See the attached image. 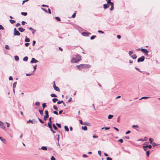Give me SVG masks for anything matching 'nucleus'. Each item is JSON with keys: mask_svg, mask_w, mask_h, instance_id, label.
<instances>
[{"mask_svg": "<svg viewBox=\"0 0 160 160\" xmlns=\"http://www.w3.org/2000/svg\"><path fill=\"white\" fill-rule=\"evenodd\" d=\"M18 29L19 30V31H20L21 32H24L25 30V29H23L22 28H21V27L19 28H18Z\"/></svg>", "mask_w": 160, "mask_h": 160, "instance_id": "obj_14", "label": "nucleus"}, {"mask_svg": "<svg viewBox=\"0 0 160 160\" xmlns=\"http://www.w3.org/2000/svg\"><path fill=\"white\" fill-rule=\"evenodd\" d=\"M91 33L88 32H83L82 33V35L84 36H88Z\"/></svg>", "mask_w": 160, "mask_h": 160, "instance_id": "obj_6", "label": "nucleus"}, {"mask_svg": "<svg viewBox=\"0 0 160 160\" xmlns=\"http://www.w3.org/2000/svg\"><path fill=\"white\" fill-rule=\"evenodd\" d=\"M14 59L15 60L18 61L19 59V57L18 56H14Z\"/></svg>", "mask_w": 160, "mask_h": 160, "instance_id": "obj_22", "label": "nucleus"}, {"mask_svg": "<svg viewBox=\"0 0 160 160\" xmlns=\"http://www.w3.org/2000/svg\"><path fill=\"white\" fill-rule=\"evenodd\" d=\"M83 124L86 125L87 126H90V123H89L84 122Z\"/></svg>", "mask_w": 160, "mask_h": 160, "instance_id": "obj_41", "label": "nucleus"}, {"mask_svg": "<svg viewBox=\"0 0 160 160\" xmlns=\"http://www.w3.org/2000/svg\"><path fill=\"white\" fill-rule=\"evenodd\" d=\"M154 139L152 138H150L149 139V141L150 142V143L152 144V142L153 141Z\"/></svg>", "mask_w": 160, "mask_h": 160, "instance_id": "obj_26", "label": "nucleus"}, {"mask_svg": "<svg viewBox=\"0 0 160 160\" xmlns=\"http://www.w3.org/2000/svg\"><path fill=\"white\" fill-rule=\"evenodd\" d=\"M118 141L120 142L121 143H122L123 142V140L122 139H120L118 140Z\"/></svg>", "mask_w": 160, "mask_h": 160, "instance_id": "obj_55", "label": "nucleus"}, {"mask_svg": "<svg viewBox=\"0 0 160 160\" xmlns=\"http://www.w3.org/2000/svg\"><path fill=\"white\" fill-rule=\"evenodd\" d=\"M52 126H53V128H54V129L55 130H57L58 129V128H57V127L56 126V125H55V124H52Z\"/></svg>", "mask_w": 160, "mask_h": 160, "instance_id": "obj_37", "label": "nucleus"}, {"mask_svg": "<svg viewBox=\"0 0 160 160\" xmlns=\"http://www.w3.org/2000/svg\"><path fill=\"white\" fill-rule=\"evenodd\" d=\"M0 128L2 129H4L5 127L4 123L2 121H0Z\"/></svg>", "mask_w": 160, "mask_h": 160, "instance_id": "obj_5", "label": "nucleus"}, {"mask_svg": "<svg viewBox=\"0 0 160 160\" xmlns=\"http://www.w3.org/2000/svg\"><path fill=\"white\" fill-rule=\"evenodd\" d=\"M35 105L37 106H39L40 105V102H35Z\"/></svg>", "mask_w": 160, "mask_h": 160, "instance_id": "obj_44", "label": "nucleus"}, {"mask_svg": "<svg viewBox=\"0 0 160 160\" xmlns=\"http://www.w3.org/2000/svg\"><path fill=\"white\" fill-rule=\"evenodd\" d=\"M98 32L99 33L102 34H103L104 33V32L101 30H98Z\"/></svg>", "mask_w": 160, "mask_h": 160, "instance_id": "obj_53", "label": "nucleus"}, {"mask_svg": "<svg viewBox=\"0 0 160 160\" xmlns=\"http://www.w3.org/2000/svg\"><path fill=\"white\" fill-rule=\"evenodd\" d=\"M28 29L30 30L32 32V34H34L36 32V30L35 29H33L32 28L30 27L28 28Z\"/></svg>", "mask_w": 160, "mask_h": 160, "instance_id": "obj_12", "label": "nucleus"}, {"mask_svg": "<svg viewBox=\"0 0 160 160\" xmlns=\"http://www.w3.org/2000/svg\"><path fill=\"white\" fill-rule=\"evenodd\" d=\"M52 101L53 102H55L57 101H58V99L57 98H54L52 99Z\"/></svg>", "mask_w": 160, "mask_h": 160, "instance_id": "obj_35", "label": "nucleus"}, {"mask_svg": "<svg viewBox=\"0 0 160 160\" xmlns=\"http://www.w3.org/2000/svg\"><path fill=\"white\" fill-rule=\"evenodd\" d=\"M41 149L44 150H47V148L46 146H42Z\"/></svg>", "mask_w": 160, "mask_h": 160, "instance_id": "obj_21", "label": "nucleus"}, {"mask_svg": "<svg viewBox=\"0 0 160 160\" xmlns=\"http://www.w3.org/2000/svg\"><path fill=\"white\" fill-rule=\"evenodd\" d=\"M64 128L65 129V130L67 132H68L69 131V129L68 127H67L66 126H65Z\"/></svg>", "mask_w": 160, "mask_h": 160, "instance_id": "obj_36", "label": "nucleus"}, {"mask_svg": "<svg viewBox=\"0 0 160 160\" xmlns=\"http://www.w3.org/2000/svg\"><path fill=\"white\" fill-rule=\"evenodd\" d=\"M63 102V101L62 100V101H59L58 102H57V104H60L61 103H62Z\"/></svg>", "mask_w": 160, "mask_h": 160, "instance_id": "obj_46", "label": "nucleus"}, {"mask_svg": "<svg viewBox=\"0 0 160 160\" xmlns=\"http://www.w3.org/2000/svg\"><path fill=\"white\" fill-rule=\"evenodd\" d=\"M79 62L75 58H72L71 60V62L72 63H77Z\"/></svg>", "mask_w": 160, "mask_h": 160, "instance_id": "obj_2", "label": "nucleus"}, {"mask_svg": "<svg viewBox=\"0 0 160 160\" xmlns=\"http://www.w3.org/2000/svg\"><path fill=\"white\" fill-rule=\"evenodd\" d=\"M46 103H44L42 104V106L43 108V109L44 110V108L46 107Z\"/></svg>", "mask_w": 160, "mask_h": 160, "instance_id": "obj_39", "label": "nucleus"}, {"mask_svg": "<svg viewBox=\"0 0 160 160\" xmlns=\"http://www.w3.org/2000/svg\"><path fill=\"white\" fill-rule=\"evenodd\" d=\"M31 122L33 124V122L31 120H29L28 122H27V123H29V122Z\"/></svg>", "mask_w": 160, "mask_h": 160, "instance_id": "obj_51", "label": "nucleus"}, {"mask_svg": "<svg viewBox=\"0 0 160 160\" xmlns=\"http://www.w3.org/2000/svg\"><path fill=\"white\" fill-rule=\"evenodd\" d=\"M107 3L108 4H109V5H111V6L114 5V3L112 2H111V0H108Z\"/></svg>", "mask_w": 160, "mask_h": 160, "instance_id": "obj_11", "label": "nucleus"}, {"mask_svg": "<svg viewBox=\"0 0 160 160\" xmlns=\"http://www.w3.org/2000/svg\"><path fill=\"white\" fill-rule=\"evenodd\" d=\"M135 69L137 70V71H139V72H142V71H140V70L139 68H137V67H135Z\"/></svg>", "mask_w": 160, "mask_h": 160, "instance_id": "obj_47", "label": "nucleus"}, {"mask_svg": "<svg viewBox=\"0 0 160 160\" xmlns=\"http://www.w3.org/2000/svg\"><path fill=\"white\" fill-rule=\"evenodd\" d=\"M149 154H150V152H149V151H147V152H146V154L147 155V156H149Z\"/></svg>", "mask_w": 160, "mask_h": 160, "instance_id": "obj_50", "label": "nucleus"}, {"mask_svg": "<svg viewBox=\"0 0 160 160\" xmlns=\"http://www.w3.org/2000/svg\"><path fill=\"white\" fill-rule=\"evenodd\" d=\"M48 127L49 128H50L51 131H52V130H53L52 128V127L51 125V124H49V123H48Z\"/></svg>", "mask_w": 160, "mask_h": 160, "instance_id": "obj_18", "label": "nucleus"}, {"mask_svg": "<svg viewBox=\"0 0 160 160\" xmlns=\"http://www.w3.org/2000/svg\"><path fill=\"white\" fill-rule=\"evenodd\" d=\"M96 37V36L95 35H93L91 36L90 38V39L91 40L95 38Z\"/></svg>", "mask_w": 160, "mask_h": 160, "instance_id": "obj_40", "label": "nucleus"}, {"mask_svg": "<svg viewBox=\"0 0 160 160\" xmlns=\"http://www.w3.org/2000/svg\"><path fill=\"white\" fill-rule=\"evenodd\" d=\"M148 139V138L146 137H145L143 139V141H146Z\"/></svg>", "mask_w": 160, "mask_h": 160, "instance_id": "obj_48", "label": "nucleus"}, {"mask_svg": "<svg viewBox=\"0 0 160 160\" xmlns=\"http://www.w3.org/2000/svg\"><path fill=\"white\" fill-rule=\"evenodd\" d=\"M113 9H114V6H111V7L110 8V10L111 11H112L113 10Z\"/></svg>", "mask_w": 160, "mask_h": 160, "instance_id": "obj_57", "label": "nucleus"}, {"mask_svg": "<svg viewBox=\"0 0 160 160\" xmlns=\"http://www.w3.org/2000/svg\"><path fill=\"white\" fill-rule=\"evenodd\" d=\"M4 29L3 27L1 25H0V29L3 30Z\"/></svg>", "mask_w": 160, "mask_h": 160, "instance_id": "obj_56", "label": "nucleus"}, {"mask_svg": "<svg viewBox=\"0 0 160 160\" xmlns=\"http://www.w3.org/2000/svg\"><path fill=\"white\" fill-rule=\"evenodd\" d=\"M38 119L39 120V121L41 123H44V122L41 119H40L39 118H38Z\"/></svg>", "mask_w": 160, "mask_h": 160, "instance_id": "obj_52", "label": "nucleus"}, {"mask_svg": "<svg viewBox=\"0 0 160 160\" xmlns=\"http://www.w3.org/2000/svg\"><path fill=\"white\" fill-rule=\"evenodd\" d=\"M44 110L42 109V110H39V113L40 114V115H41V116H42L43 115V111Z\"/></svg>", "mask_w": 160, "mask_h": 160, "instance_id": "obj_17", "label": "nucleus"}, {"mask_svg": "<svg viewBox=\"0 0 160 160\" xmlns=\"http://www.w3.org/2000/svg\"><path fill=\"white\" fill-rule=\"evenodd\" d=\"M143 147L148 148H149L151 149L152 148V146L151 145H146V146H143Z\"/></svg>", "mask_w": 160, "mask_h": 160, "instance_id": "obj_16", "label": "nucleus"}, {"mask_svg": "<svg viewBox=\"0 0 160 160\" xmlns=\"http://www.w3.org/2000/svg\"><path fill=\"white\" fill-rule=\"evenodd\" d=\"M141 51L143 53L146 54H148L149 51L147 50L145 48H141Z\"/></svg>", "mask_w": 160, "mask_h": 160, "instance_id": "obj_8", "label": "nucleus"}, {"mask_svg": "<svg viewBox=\"0 0 160 160\" xmlns=\"http://www.w3.org/2000/svg\"><path fill=\"white\" fill-rule=\"evenodd\" d=\"M82 129L86 131L87 130V128L86 126H82Z\"/></svg>", "mask_w": 160, "mask_h": 160, "instance_id": "obj_19", "label": "nucleus"}, {"mask_svg": "<svg viewBox=\"0 0 160 160\" xmlns=\"http://www.w3.org/2000/svg\"><path fill=\"white\" fill-rule=\"evenodd\" d=\"M51 118H52L51 117H50L49 118V122H48V123H49V124H52Z\"/></svg>", "mask_w": 160, "mask_h": 160, "instance_id": "obj_43", "label": "nucleus"}, {"mask_svg": "<svg viewBox=\"0 0 160 160\" xmlns=\"http://www.w3.org/2000/svg\"><path fill=\"white\" fill-rule=\"evenodd\" d=\"M150 98V97H142L141 98H140L139 99V100H141V99H148V98Z\"/></svg>", "mask_w": 160, "mask_h": 160, "instance_id": "obj_27", "label": "nucleus"}, {"mask_svg": "<svg viewBox=\"0 0 160 160\" xmlns=\"http://www.w3.org/2000/svg\"><path fill=\"white\" fill-rule=\"evenodd\" d=\"M131 57L133 59H136L137 58V56L136 55L134 54L131 56Z\"/></svg>", "mask_w": 160, "mask_h": 160, "instance_id": "obj_24", "label": "nucleus"}, {"mask_svg": "<svg viewBox=\"0 0 160 160\" xmlns=\"http://www.w3.org/2000/svg\"><path fill=\"white\" fill-rule=\"evenodd\" d=\"M53 112L54 114H55L56 115H58V113L56 111H54Z\"/></svg>", "mask_w": 160, "mask_h": 160, "instance_id": "obj_59", "label": "nucleus"}, {"mask_svg": "<svg viewBox=\"0 0 160 160\" xmlns=\"http://www.w3.org/2000/svg\"><path fill=\"white\" fill-rule=\"evenodd\" d=\"M56 124L59 128H61V125L60 124L56 123Z\"/></svg>", "mask_w": 160, "mask_h": 160, "instance_id": "obj_42", "label": "nucleus"}, {"mask_svg": "<svg viewBox=\"0 0 160 160\" xmlns=\"http://www.w3.org/2000/svg\"><path fill=\"white\" fill-rule=\"evenodd\" d=\"M37 67V65H35L34 66H33V68H34V70H35L36 69Z\"/></svg>", "mask_w": 160, "mask_h": 160, "instance_id": "obj_64", "label": "nucleus"}, {"mask_svg": "<svg viewBox=\"0 0 160 160\" xmlns=\"http://www.w3.org/2000/svg\"><path fill=\"white\" fill-rule=\"evenodd\" d=\"M145 58V57L143 56H142L141 57L139 58L138 59L137 62H142L144 61Z\"/></svg>", "mask_w": 160, "mask_h": 160, "instance_id": "obj_3", "label": "nucleus"}, {"mask_svg": "<svg viewBox=\"0 0 160 160\" xmlns=\"http://www.w3.org/2000/svg\"><path fill=\"white\" fill-rule=\"evenodd\" d=\"M107 160H112V158L109 157H108L106 158Z\"/></svg>", "mask_w": 160, "mask_h": 160, "instance_id": "obj_58", "label": "nucleus"}, {"mask_svg": "<svg viewBox=\"0 0 160 160\" xmlns=\"http://www.w3.org/2000/svg\"><path fill=\"white\" fill-rule=\"evenodd\" d=\"M109 7V5H108V3L107 4H104L103 5V8L105 9H106L108 8Z\"/></svg>", "mask_w": 160, "mask_h": 160, "instance_id": "obj_15", "label": "nucleus"}, {"mask_svg": "<svg viewBox=\"0 0 160 160\" xmlns=\"http://www.w3.org/2000/svg\"><path fill=\"white\" fill-rule=\"evenodd\" d=\"M53 87L55 90L58 92L60 91L59 88L56 86L55 85H53Z\"/></svg>", "mask_w": 160, "mask_h": 160, "instance_id": "obj_10", "label": "nucleus"}, {"mask_svg": "<svg viewBox=\"0 0 160 160\" xmlns=\"http://www.w3.org/2000/svg\"><path fill=\"white\" fill-rule=\"evenodd\" d=\"M25 42H30V39L28 38L27 36L26 37L25 40Z\"/></svg>", "mask_w": 160, "mask_h": 160, "instance_id": "obj_20", "label": "nucleus"}, {"mask_svg": "<svg viewBox=\"0 0 160 160\" xmlns=\"http://www.w3.org/2000/svg\"><path fill=\"white\" fill-rule=\"evenodd\" d=\"M76 14L75 13H74L73 15L72 16V18H74L75 17Z\"/></svg>", "mask_w": 160, "mask_h": 160, "instance_id": "obj_61", "label": "nucleus"}, {"mask_svg": "<svg viewBox=\"0 0 160 160\" xmlns=\"http://www.w3.org/2000/svg\"><path fill=\"white\" fill-rule=\"evenodd\" d=\"M20 33L18 31L16 28H14V36H19L20 35Z\"/></svg>", "mask_w": 160, "mask_h": 160, "instance_id": "obj_4", "label": "nucleus"}, {"mask_svg": "<svg viewBox=\"0 0 160 160\" xmlns=\"http://www.w3.org/2000/svg\"><path fill=\"white\" fill-rule=\"evenodd\" d=\"M26 22L24 21H22V25H24L25 23H26Z\"/></svg>", "mask_w": 160, "mask_h": 160, "instance_id": "obj_62", "label": "nucleus"}, {"mask_svg": "<svg viewBox=\"0 0 160 160\" xmlns=\"http://www.w3.org/2000/svg\"><path fill=\"white\" fill-rule=\"evenodd\" d=\"M76 67L79 70H81L83 68H88L91 67V66L88 64H81L77 65Z\"/></svg>", "mask_w": 160, "mask_h": 160, "instance_id": "obj_1", "label": "nucleus"}, {"mask_svg": "<svg viewBox=\"0 0 160 160\" xmlns=\"http://www.w3.org/2000/svg\"><path fill=\"white\" fill-rule=\"evenodd\" d=\"M133 52L132 51H130L129 52V53H128V54H129V55L131 57V56H132V54H133Z\"/></svg>", "mask_w": 160, "mask_h": 160, "instance_id": "obj_23", "label": "nucleus"}, {"mask_svg": "<svg viewBox=\"0 0 160 160\" xmlns=\"http://www.w3.org/2000/svg\"><path fill=\"white\" fill-rule=\"evenodd\" d=\"M16 85H17V82H15L13 84V89L14 88L16 87Z\"/></svg>", "mask_w": 160, "mask_h": 160, "instance_id": "obj_29", "label": "nucleus"}, {"mask_svg": "<svg viewBox=\"0 0 160 160\" xmlns=\"http://www.w3.org/2000/svg\"><path fill=\"white\" fill-rule=\"evenodd\" d=\"M113 117V115H109L108 116V119H110L112 118Z\"/></svg>", "mask_w": 160, "mask_h": 160, "instance_id": "obj_33", "label": "nucleus"}, {"mask_svg": "<svg viewBox=\"0 0 160 160\" xmlns=\"http://www.w3.org/2000/svg\"><path fill=\"white\" fill-rule=\"evenodd\" d=\"M75 58L77 59L79 61H80L81 60V56L79 55L78 54H77L75 55Z\"/></svg>", "mask_w": 160, "mask_h": 160, "instance_id": "obj_7", "label": "nucleus"}, {"mask_svg": "<svg viewBox=\"0 0 160 160\" xmlns=\"http://www.w3.org/2000/svg\"><path fill=\"white\" fill-rule=\"evenodd\" d=\"M53 108L55 109V110H58V108L57 107L55 106V105H53Z\"/></svg>", "mask_w": 160, "mask_h": 160, "instance_id": "obj_45", "label": "nucleus"}, {"mask_svg": "<svg viewBox=\"0 0 160 160\" xmlns=\"http://www.w3.org/2000/svg\"><path fill=\"white\" fill-rule=\"evenodd\" d=\"M9 22L11 24H13L15 22V21L13 20L10 19L9 20Z\"/></svg>", "mask_w": 160, "mask_h": 160, "instance_id": "obj_30", "label": "nucleus"}, {"mask_svg": "<svg viewBox=\"0 0 160 160\" xmlns=\"http://www.w3.org/2000/svg\"><path fill=\"white\" fill-rule=\"evenodd\" d=\"M55 18L58 21H61L60 18L58 17H56Z\"/></svg>", "mask_w": 160, "mask_h": 160, "instance_id": "obj_28", "label": "nucleus"}, {"mask_svg": "<svg viewBox=\"0 0 160 160\" xmlns=\"http://www.w3.org/2000/svg\"><path fill=\"white\" fill-rule=\"evenodd\" d=\"M0 140L2 142L4 143H6V140L5 139L2 138V137H1V139Z\"/></svg>", "mask_w": 160, "mask_h": 160, "instance_id": "obj_13", "label": "nucleus"}, {"mask_svg": "<svg viewBox=\"0 0 160 160\" xmlns=\"http://www.w3.org/2000/svg\"><path fill=\"white\" fill-rule=\"evenodd\" d=\"M51 96L52 97H57V95L54 94H53V93H52L51 94Z\"/></svg>", "mask_w": 160, "mask_h": 160, "instance_id": "obj_32", "label": "nucleus"}, {"mask_svg": "<svg viewBox=\"0 0 160 160\" xmlns=\"http://www.w3.org/2000/svg\"><path fill=\"white\" fill-rule=\"evenodd\" d=\"M148 142H146L143 143V145H145V146L148 145Z\"/></svg>", "mask_w": 160, "mask_h": 160, "instance_id": "obj_63", "label": "nucleus"}, {"mask_svg": "<svg viewBox=\"0 0 160 160\" xmlns=\"http://www.w3.org/2000/svg\"><path fill=\"white\" fill-rule=\"evenodd\" d=\"M21 14L22 15L26 16L27 15V13L26 12H22Z\"/></svg>", "mask_w": 160, "mask_h": 160, "instance_id": "obj_34", "label": "nucleus"}, {"mask_svg": "<svg viewBox=\"0 0 160 160\" xmlns=\"http://www.w3.org/2000/svg\"><path fill=\"white\" fill-rule=\"evenodd\" d=\"M28 60V57L26 56L24 57L23 59V60L24 61H27Z\"/></svg>", "mask_w": 160, "mask_h": 160, "instance_id": "obj_31", "label": "nucleus"}, {"mask_svg": "<svg viewBox=\"0 0 160 160\" xmlns=\"http://www.w3.org/2000/svg\"><path fill=\"white\" fill-rule=\"evenodd\" d=\"M48 118V117H47V116H44V120H47V119Z\"/></svg>", "mask_w": 160, "mask_h": 160, "instance_id": "obj_60", "label": "nucleus"}, {"mask_svg": "<svg viewBox=\"0 0 160 160\" xmlns=\"http://www.w3.org/2000/svg\"><path fill=\"white\" fill-rule=\"evenodd\" d=\"M158 144L154 142H153L152 143V145L153 147H154L155 146H157L158 145Z\"/></svg>", "mask_w": 160, "mask_h": 160, "instance_id": "obj_38", "label": "nucleus"}, {"mask_svg": "<svg viewBox=\"0 0 160 160\" xmlns=\"http://www.w3.org/2000/svg\"><path fill=\"white\" fill-rule=\"evenodd\" d=\"M38 62V61L36 60L34 58H32L30 62L31 63H36Z\"/></svg>", "mask_w": 160, "mask_h": 160, "instance_id": "obj_9", "label": "nucleus"}, {"mask_svg": "<svg viewBox=\"0 0 160 160\" xmlns=\"http://www.w3.org/2000/svg\"><path fill=\"white\" fill-rule=\"evenodd\" d=\"M45 116H47V117H48L49 115H48V111L47 110H45Z\"/></svg>", "mask_w": 160, "mask_h": 160, "instance_id": "obj_25", "label": "nucleus"}, {"mask_svg": "<svg viewBox=\"0 0 160 160\" xmlns=\"http://www.w3.org/2000/svg\"><path fill=\"white\" fill-rule=\"evenodd\" d=\"M51 160H56L55 158L53 156H52L51 158Z\"/></svg>", "mask_w": 160, "mask_h": 160, "instance_id": "obj_54", "label": "nucleus"}, {"mask_svg": "<svg viewBox=\"0 0 160 160\" xmlns=\"http://www.w3.org/2000/svg\"><path fill=\"white\" fill-rule=\"evenodd\" d=\"M5 48L7 50H9L10 49V48H9V47L8 45H5Z\"/></svg>", "mask_w": 160, "mask_h": 160, "instance_id": "obj_49", "label": "nucleus"}]
</instances>
